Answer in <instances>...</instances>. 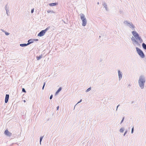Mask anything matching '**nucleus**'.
I'll return each instance as SVG.
<instances>
[{"label":"nucleus","mask_w":146,"mask_h":146,"mask_svg":"<svg viewBox=\"0 0 146 146\" xmlns=\"http://www.w3.org/2000/svg\"><path fill=\"white\" fill-rule=\"evenodd\" d=\"M145 81V77L144 75H142L139 77L138 82L139 85L141 89L144 88Z\"/></svg>","instance_id":"f257e3e1"},{"label":"nucleus","mask_w":146,"mask_h":146,"mask_svg":"<svg viewBox=\"0 0 146 146\" xmlns=\"http://www.w3.org/2000/svg\"><path fill=\"white\" fill-rule=\"evenodd\" d=\"M136 49L137 53L141 58H143L145 57V54L141 49L137 47L136 48Z\"/></svg>","instance_id":"f03ea898"},{"label":"nucleus","mask_w":146,"mask_h":146,"mask_svg":"<svg viewBox=\"0 0 146 146\" xmlns=\"http://www.w3.org/2000/svg\"><path fill=\"white\" fill-rule=\"evenodd\" d=\"M131 39L132 41L133 44L134 46H135L136 45L138 46H140V44L138 41V40L135 39L133 36H132Z\"/></svg>","instance_id":"7ed1b4c3"},{"label":"nucleus","mask_w":146,"mask_h":146,"mask_svg":"<svg viewBox=\"0 0 146 146\" xmlns=\"http://www.w3.org/2000/svg\"><path fill=\"white\" fill-rule=\"evenodd\" d=\"M124 23L127 25L130 28H132V30H135V27L134 25L132 24V23H129L127 21H124Z\"/></svg>","instance_id":"20e7f679"},{"label":"nucleus","mask_w":146,"mask_h":146,"mask_svg":"<svg viewBox=\"0 0 146 146\" xmlns=\"http://www.w3.org/2000/svg\"><path fill=\"white\" fill-rule=\"evenodd\" d=\"M132 33L134 38L137 40L141 37L139 36V35L137 33L134 31L132 32Z\"/></svg>","instance_id":"39448f33"},{"label":"nucleus","mask_w":146,"mask_h":146,"mask_svg":"<svg viewBox=\"0 0 146 146\" xmlns=\"http://www.w3.org/2000/svg\"><path fill=\"white\" fill-rule=\"evenodd\" d=\"M4 133L5 135L8 137H11L12 135V133L9 132L7 129L5 130Z\"/></svg>","instance_id":"423d86ee"},{"label":"nucleus","mask_w":146,"mask_h":146,"mask_svg":"<svg viewBox=\"0 0 146 146\" xmlns=\"http://www.w3.org/2000/svg\"><path fill=\"white\" fill-rule=\"evenodd\" d=\"M45 33L44 30H42L39 33L38 35V36L40 37L44 35Z\"/></svg>","instance_id":"0eeeda50"},{"label":"nucleus","mask_w":146,"mask_h":146,"mask_svg":"<svg viewBox=\"0 0 146 146\" xmlns=\"http://www.w3.org/2000/svg\"><path fill=\"white\" fill-rule=\"evenodd\" d=\"M119 80H120L122 78V73L120 70H118Z\"/></svg>","instance_id":"6e6552de"},{"label":"nucleus","mask_w":146,"mask_h":146,"mask_svg":"<svg viewBox=\"0 0 146 146\" xmlns=\"http://www.w3.org/2000/svg\"><path fill=\"white\" fill-rule=\"evenodd\" d=\"M82 20V26H85L87 24V21L86 19H81Z\"/></svg>","instance_id":"1a4fd4ad"},{"label":"nucleus","mask_w":146,"mask_h":146,"mask_svg":"<svg viewBox=\"0 0 146 146\" xmlns=\"http://www.w3.org/2000/svg\"><path fill=\"white\" fill-rule=\"evenodd\" d=\"M9 95L8 94H6L5 96V103H7L9 99Z\"/></svg>","instance_id":"9d476101"},{"label":"nucleus","mask_w":146,"mask_h":146,"mask_svg":"<svg viewBox=\"0 0 146 146\" xmlns=\"http://www.w3.org/2000/svg\"><path fill=\"white\" fill-rule=\"evenodd\" d=\"M34 42V40H33V39H30L28 41V43H27L28 45L29 44L33 43Z\"/></svg>","instance_id":"9b49d317"},{"label":"nucleus","mask_w":146,"mask_h":146,"mask_svg":"<svg viewBox=\"0 0 146 146\" xmlns=\"http://www.w3.org/2000/svg\"><path fill=\"white\" fill-rule=\"evenodd\" d=\"M103 6L105 8V9L107 11H108L109 9L107 7V5L106 3L105 2H103Z\"/></svg>","instance_id":"f8f14e48"},{"label":"nucleus","mask_w":146,"mask_h":146,"mask_svg":"<svg viewBox=\"0 0 146 146\" xmlns=\"http://www.w3.org/2000/svg\"><path fill=\"white\" fill-rule=\"evenodd\" d=\"M58 5V3H51L49 4V5L50 6H54L57 5Z\"/></svg>","instance_id":"ddd939ff"},{"label":"nucleus","mask_w":146,"mask_h":146,"mask_svg":"<svg viewBox=\"0 0 146 146\" xmlns=\"http://www.w3.org/2000/svg\"><path fill=\"white\" fill-rule=\"evenodd\" d=\"M62 89V88L61 87H60L56 92L55 95H56L58 94L59 92Z\"/></svg>","instance_id":"4468645a"},{"label":"nucleus","mask_w":146,"mask_h":146,"mask_svg":"<svg viewBox=\"0 0 146 146\" xmlns=\"http://www.w3.org/2000/svg\"><path fill=\"white\" fill-rule=\"evenodd\" d=\"M62 20L65 24H68V19H64V20L62 19Z\"/></svg>","instance_id":"2eb2a0df"},{"label":"nucleus","mask_w":146,"mask_h":146,"mask_svg":"<svg viewBox=\"0 0 146 146\" xmlns=\"http://www.w3.org/2000/svg\"><path fill=\"white\" fill-rule=\"evenodd\" d=\"M28 45L27 43H23L20 44V46L21 47H25Z\"/></svg>","instance_id":"dca6fc26"},{"label":"nucleus","mask_w":146,"mask_h":146,"mask_svg":"<svg viewBox=\"0 0 146 146\" xmlns=\"http://www.w3.org/2000/svg\"><path fill=\"white\" fill-rule=\"evenodd\" d=\"M42 54L39 56H36V58L37 60H40L42 58Z\"/></svg>","instance_id":"f3484780"},{"label":"nucleus","mask_w":146,"mask_h":146,"mask_svg":"<svg viewBox=\"0 0 146 146\" xmlns=\"http://www.w3.org/2000/svg\"><path fill=\"white\" fill-rule=\"evenodd\" d=\"M142 46L143 49L146 50V44L144 43L142 44Z\"/></svg>","instance_id":"a211bd4d"},{"label":"nucleus","mask_w":146,"mask_h":146,"mask_svg":"<svg viewBox=\"0 0 146 146\" xmlns=\"http://www.w3.org/2000/svg\"><path fill=\"white\" fill-rule=\"evenodd\" d=\"M80 18H86L85 17V15L81 13L80 14Z\"/></svg>","instance_id":"6ab92c4d"},{"label":"nucleus","mask_w":146,"mask_h":146,"mask_svg":"<svg viewBox=\"0 0 146 146\" xmlns=\"http://www.w3.org/2000/svg\"><path fill=\"white\" fill-rule=\"evenodd\" d=\"M137 40H139V43H141L143 42V40L141 38V37L139 38Z\"/></svg>","instance_id":"aec40b11"},{"label":"nucleus","mask_w":146,"mask_h":146,"mask_svg":"<svg viewBox=\"0 0 146 146\" xmlns=\"http://www.w3.org/2000/svg\"><path fill=\"white\" fill-rule=\"evenodd\" d=\"M44 137V136H41L40 137V144L41 145V141L42 140V139Z\"/></svg>","instance_id":"412c9836"},{"label":"nucleus","mask_w":146,"mask_h":146,"mask_svg":"<svg viewBox=\"0 0 146 146\" xmlns=\"http://www.w3.org/2000/svg\"><path fill=\"white\" fill-rule=\"evenodd\" d=\"M50 26H48L47 28H46L44 30V31L46 33L49 29L50 28Z\"/></svg>","instance_id":"4be33fe9"},{"label":"nucleus","mask_w":146,"mask_h":146,"mask_svg":"<svg viewBox=\"0 0 146 146\" xmlns=\"http://www.w3.org/2000/svg\"><path fill=\"white\" fill-rule=\"evenodd\" d=\"M124 130V128H123L121 127V129H120L119 131L121 133H123V132Z\"/></svg>","instance_id":"5701e85b"},{"label":"nucleus","mask_w":146,"mask_h":146,"mask_svg":"<svg viewBox=\"0 0 146 146\" xmlns=\"http://www.w3.org/2000/svg\"><path fill=\"white\" fill-rule=\"evenodd\" d=\"M91 90V87H90L88 88L87 90L86 91V92H87L90 91Z\"/></svg>","instance_id":"b1692460"},{"label":"nucleus","mask_w":146,"mask_h":146,"mask_svg":"<svg viewBox=\"0 0 146 146\" xmlns=\"http://www.w3.org/2000/svg\"><path fill=\"white\" fill-rule=\"evenodd\" d=\"M47 12L48 13H54V12L52 10H48L47 11Z\"/></svg>","instance_id":"393cba45"},{"label":"nucleus","mask_w":146,"mask_h":146,"mask_svg":"<svg viewBox=\"0 0 146 146\" xmlns=\"http://www.w3.org/2000/svg\"><path fill=\"white\" fill-rule=\"evenodd\" d=\"M124 118H125V117H124V116H123L122 118V119L121 121V122H120V124H121L123 122L124 120Z\"/></svg>","instance_id":"a878e982"},{"label":"nucleus","mask_w":146,"mask_h":146,"mask_svg":"<svg viewBox=\"0 0 146 146\" xmlns=\"http://www.w3.org/2000/svg\"><path fill=\"white\" fill-rule=\"evenodd\" d=\"M22 92H24V93L26 92V91L25 90V89L24 88H22Z\"/></svg>","instance_id":"bb28decb"},{"label":"nucleus","mask_w":146,"mask_h":146,"mask_svg":"<svg viewBox=\"0 0 146 146\" xmlns=\"http://www.w3.org/2000/svg\"><path fill=\"white\" fill-rule=\"evenodd\" d=\"M134 132V127L133 126L131 129V133H133Z\"/></svg>","instance_id":"cd10ccee"},{"label":"nucleus","mask_w":146,"mask_h":146,"mask_svg":"<svg viewBox=\"0 0 146 146\" xmlns=\"http://www.w3.org/2000/svg\"><path fill=\"white\" fill-rule=\"evenodd\" d=\"M5 9L6 10H7L9 9L8 7L7 6V5H6L5 7Z\"/></svg>","instance_id":"c85d7f7f"},{"label":"nucleus","mask_w":146,"mask_h":146,"mask_svg":"<svg viewBox=\"0 0 146 146\" xmlns=\"http://www.w3.org/2000/svg\"><path fill=\"white\" fill-rule=\"evenodd\" d=\"M5 35H9V33L6 32V31H5Z\"/></svg>","instance_id":"c756f323"},{"label":"nucleus","mask_w":146,"mask_h":146,"mask_svg":"<svg viewBox=\"0 0 146 146\" xmlns=\"http://www.w3.org/2000/svg\"><path fill=\"white\" fill-rule=\"evenodd\" d=\"M82 101V99H81L79 102H78V103H77V104L75 105V106L77 104H78L81 102ZM75 107H74V108H75Z\"/></svg>","instance_id":"7c9ffc66"},{"label":"nucleus","mask_w":146,"mask_h":146,"mask_svg":"<svg viewBox=\"0 0 146 146\" xmlns=\"http://www.w3.org/2000/svg\"><path fill=\"white\" fill-rule=\"evenodd\" d=\"M33 40H34V41H37L38 40V39H33Z\"/></svg>","instance_id":"2f4dec72"},{"label":"nucleus","mask_w":146,"mask_h":146,"mask_svg":"<svg viewBox=\"0 0 146 146\" xmlns=\"http://www.w3.org/2000/svg\"><path fill=\"white\" fill-rule=\"evenodd\" d=\"M127 131L126 130L124 132V133L123 134V136H125V135H126V134L127 133Z\"/></svg>","instance_id":"473e14b6"},{"label":"nucleus","mask_w":146,"mask_h":146,"mask_svg":"<svg viewBox=\"0 0 146 146\" xmlns=\"http://www.w3.org/2000/svg\"><path fill=\"white\" fill-rule=\"evenodd\" d=\"M53 95L52 94L50 97V100H51L52 99V97H53Z\"/></svg>","instance_id":"72a5a7b5"},{"label":"nucleus","mask_w":146,"mask_h":146,"mask_svg":"<svg viewBox=\"0 0 146 146\" xmlns=\"http://www.w3.org/2000/svg\"><path fill=\"white\" fill-rule=\"evenodd\" d=\"M34 9H32L31 10V13H33L34 12Z\"/></svg>","instance_id":"f704fd0d"},{"label":"nucleus","mask_w":146,"mask_h":146,"mask_svg":"<svg viewBox=\"0 0 146 146\" xmlns=\"http://www.w3.org/2000/svg\"><path fill=\"white\" fill-rule=\"evenodd\" d=\"M46 82V81H45L44 82L43 84V86H45Z\"/></svg>","instance_id":"c9c22d12"},{"label":"nucleus","mask_w":146,"mask_h":146,"mask_svg":"<svg viewBox=\"0 0 146 146\" xmlns=\"http://www.w3.org/2000/svg\"><path fill=\"white\" fill-rule=\"evenodd\" d=\"M6 13H7V14L8 15V12H9V10L8 9V10H6Z\"/></svg>","instance_id":"e433bc0d"},{"label":"nucleus","mask_w":146,"mask_h":146,"mask_svg":"<svg viewBox=\"0 0 146 146\" xmlns=\"http://www.w3.org/2000/svg\"><path fill=\"white\" fill-rule=\"evenodd\" d=\"M119 106H120V105H119V104L117 106V108L116 109V111L117 110V108H118V107Z\"/></svg>","instance_id":"4c0bfd02"},{"label":"nucleus","mask_w":146,"mask_h":146,"mask_svg":"<svg viewBox=\"0 0 146 146\" xmlns=\"http://www.w3.org/2000/svg\"><path fill=\"white\" fill-rule=\"evenodd\" d=\"M59 106H57L56 107L57 110H59Z\"/></svg>","instance_id":"58836bf2"},{"label":"nucleus","mask_w":146,"mask_h":146,"mask_svg":"<svg viewBox=\"0 0 146 146\" xmlns=\"http://www.w3.org/2000/svg\"><path fill=\"white\" fill-rule=\"evenodd\" d=\"M102 58H100V62H101L102 61Z\"/></svg>","instance_id":"ea45409f"},{"label":"nucleus","mask_w":146,"mask_h":146,"mask_svg":"<svg viewBox=\"0 0 146 146\" xmlns=\"http://www.w3.org/2000/svg\"><path fill=\"white\" fill-rule=\"evenodd\" d=\"M1 30L3 32L5 33V30H4L3 29H1Z\"/></svg>","instance_id":"a19ab883"},{"label":"nucleus","mask_w":146,"mask_h":146,"mask_svg":"<svg viewBox=\"0 0 146 146\" xmlns=\"http://www.w3.org/2000/svg\"><path fill=\"white\" fill-rule=\"evenodd\" d=\"M131 86V85L130 84H129L128 85V87H129V86Z\"/></svg>","instance_id":"79ce46f5"},{"label":"nucleus","mask_w":146,"mask_h":146,"mask_svg":"<svg viewBox=\"0 0 146 146\" xmlns=\"http://www.w3.org/2000/svg\"><path fill=\"white\" fill-rule=\"evenodd\" d=\"M44 86H43L42 87V90H44Z\"/></svg>","instance_id":"37998d69"},{"label":"nucleus","mask_w":146,"mask_h":146,"mask_svg":"<svg viewBox=\"0 0 146 146\" xmlns=\"http://www.w3.org/2000/svg\"><path fill=\"white\" fill-rule=\"evenodd\" d=\"M97 4L98 5H99V2H98L97 3Z\"/></svg>","instance_id":"c03bdc74"},{"label":"nucleus","mask_w":146,"mask_h":146,"mask_svg":"<svg viewBox=\"0 0 146 146\" xmlns=\"http://www.w3.org/2000/svg\"><path fill=\"white\" fill-rule=\"evenodd\" d=\"M23 102L25 103L26 102V100H23Z\"/></svg>","instance_id":"a18cd8bd"},{"label":"nucleus","mask_w":146,"mask_h":146,"mask_svg":"<svg viewBox=\"0 0 146 146\" xmlns=\"http://www.w3.org/2000/svg\"><path fill=\"white\" fill-rule=\"evenodd\" d=\"M133 103V102H132V103Z\"/></svg>","instance_id":"49530a36"},{"label":"nucleus","mask_w":146,"mask_h":146,"mask_svg":"<svg viewBox=\"0 0 146 146\" xmlns=\"http://www.w3.org/2000/svg\"><path fill=\"white\" fill-rule=\"evenodd\" d=\"M59 25V24H58L57 25V26H58Z\"/></svg>","instance_id":"de8ad7c7"},{"label":"nucleus","mask_w":146,"mask_h":146,"mask_svg":"<svg viewBox=\"0 0 146 146\" xmlns=\"http://www.w3.org/2000/svg\"><path fill=\"white\" fill-rule=\"evenodd\" d=\"M99 37H100V36H99Z\"/></svg>","instance_id":"09e8293b"}]
</instances>
